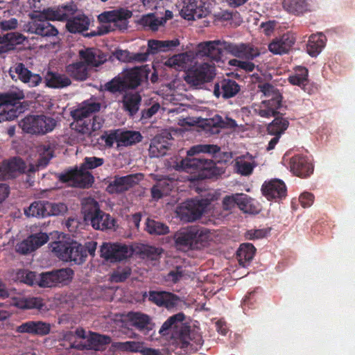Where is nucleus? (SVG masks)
Masks as SVG:
<instances>
[{
	"label": "nucleus",
	"mask_w": 355,
	"mask_h": 355,
	"mask_svg": "<svg viewBox=\"0 0 355 355\" xmlns=\"http://www.w3.org/2000/svg\"><path fill=\"white\" fill-rule=\"evenodd\" d=\"M13 106L5 105L1 107L0 109V122L12 121L18 116V111Z\"/></svg>",
	"instance_id": "0e129e2a"
},
{
	"label": "nucleus",
	"mask_w": 355,
	"mask_h": 355,
	"mask_svg": "<svg viewBox=\"0 0 355 355\" xmlns=\"http://www.w3.org/2000/svg\"><path fill=\"white\" fill-rule=\"evenodd\" d=\"M288 121L284 118L276 116L275 119L268 124L267 131L272 135H281L288 128Z\"/></svg>",
	"instance_id": "8fccbe9b"
},
{
	"label": "nucleus",
	"mask_w": 355,
	"mask_h": 355,
	"mask_svg": "<svg viewBox=\"0 0 355 355\" xmlns=\"http://www.w3.org/2000/svg\"><path fill=\"white\" fill-rule=\"evenodd\" d=\"M110 342L111 338L110 336L92 333L85 341L83 347L88 349L100 350L101 348L110 344Z\"/></svg>",
	"instance_id": "a19ab883"
},
{
	"label": "nucleus",
	"mask_w": 355,
	"mask_h": 355,
	"mask_svg": "<svg viewBox=\"0 0 355 355\" xmlns=\"http://www.w3.org/2000/svg\"><path fill=\"white\" fill-rule=\"evenodd\" d=\"M127 318L131 326L145 334H148L155 326L148 315L139 311L129 312Z\"/></svg>",
	"instance_id": "b1692460"
},
{
	"label": "nucleus",
	"mask_w": 355,
	"mask_h": 355,
	"mask_svg": "<svg viewBox=\"0 0 355 355\" xmlns=\"http://www.w3.org/2000/svg\"><path fill=\"white\" fill-rule=\"evenodd\" d=\"M48 9L44 11L38 16L33 19V20L28 23V31L31 33H34L42 37L55 36L58 35V30L50 24L49 19L44 15V12Z\"/></svg>",
	"instance_id": "4468645a"
},
{
	"label": "nucleus",
	"mask_w": 355,
	"mask_h": 355,
	"mask_svg": "<svg viewBox=\"0 0 355 355\" xmlns=\"http://www.w3.org/2000/svg\"><path fill=\"white\" fill-rule=\"evenodd\" d=\"M290 168L296 176L306 178L313 172V165L307 157L296 155L290 159Z\"/></svg>",
	"instance_id": "412c9836"
},
{
	"label": "nucleus",
	"mask_w": 355,
	"mask_h": 355,
	"mask_svg": "<svg viewBox=\"0 0 355 355\" xmlns=\"http://www.w3.org/2000/svg\"><path fill=\"white\" fill-rule=\"evenodd\" d=\"M46 217L58 216L64 214L67 211V206L64 203H54L46 200Z\"/></svg>",
	"instance_id": "e2e57ef3"
},
{
	"label": "nucleus",
	"mask_w": 355,
	"mask_h": 355,
	"mask_svg": "<svg viewBox=\"0 0 355 355\" xmlns=\"http://www.w3.org/2000/svg\"><path fill=\"white\" fill-rule=\"evenodd\" d=\"M16 306L21 309H36L42 310L44 306L43 299L37 297H23L15 302Z\"/></svg>",
	"instance_id": "49530a36"
},
{
	"label": "nucleus",
	"mask_w": 355,
	"mask_h": 355,
	"mask_svg": "<svg viewBox=\"0 0 355 355\" xmlns=\"http://www.w3.org/2000/svg\"><path fill=\"white\" fill-rule=\"evenodd\" d=\"M220 148L217 145L214 144H198L192 146L187 151L188 157H192L193 156L200 153H208V154H216L220 151Z\"/></svg>",
	"instance_id": "603ef678"
},
{
	"label": "nucleus",
	"mask_w": 355,
	"mask_h": 355,
	"mask_svg": "<svg viewBox=\"0 0 355 355\" xmlns=\"http://www.w3.org/2000/svg\"><path fill=\"white\" fill-rule=\"evenodd\" d=\"M66 72L71 78L78 81H84L89 76V67L82 60L68 64Z\"/></svg>",
	"instance_id": "c9c22d12"
},
{
	"label": "nucleus",
	"mask_w": 355,
	"mask_h": 355,
	"mask_svg": "<svg viewBox=\"0 0 355 355\" xmlns=\"http://www.w3.org/2000/svg\"><path fill=\"white\" fill-rule=\"evenodd\" d=\"M261 192L268 200L279 201L286 198L287 188L284 181L272 179L265 181L261 187Z\"/></svg>",
	"instance_id": "dca6fc26"
},
{
	"label": "nucleus",
	"mask_w": 355,
	"mask_h": 355,
	"mask_svg": "<svg viewBox=\"0 0 355 355\" xmlns=\"http://www.w3.org/2000/svg\"><path fill=\"white\" fill-rule=\"evenodd\" d=\"M235 166L239 173L242 175H249L252 173L256 164L254 162H250L241 157H239L236 160Z\"/></svg>",
	"instance_id": "052dcab7"
},
{
	"label": "nucleus",
	"mask_w": 355,
	"mask_h": 355,
	"mask_svg": "<svg viewBox=\"0 0 355 355\" xmlns=\"http://www.w3.org/2000/svg\"><path fill=\"white\" fill-rule=\"evenodd\" d=\"M202 57L198 55V49H196V54L193 51H187L175 54L172 57L168 58L164 62V65L175 69L177 71H185L191 67V64L195 59V57ZM207 58V56H205Z\"/></svg>",
	"instance_id": "aec40b11"
},
{
	"label": "nucleus",
	"mask_w": 355,
	"mask_h": 355,
	"mask_svg": "<svg viewBox=\"0 0 355 355\" xmlns=\"http://www.w3.org/2000/svg\"><path fill=\"white\" fill-rule=\"evenodd\" d=\"M74 5H66L58 8H48L44 15L49 19L57 21H66V28L71 33H81L89 29V19L84 14L71 15L76 11Z\"/></svg>",
	"instance_id": "f03ea898"
},
{
	"label": "nucleus",
	"mask_w": 355,
	"mask_h": 355,
	"mask_svg": "<svg viewBox=\"0 0 355 355\" xmlns=\"http://www.w3.org/2000/svg\"><path fill=\"white\" fill-rule=\"evenodd\" d=\"M132 254V249L125 244L103 243L101 248V257L110 262L126 259Z\"/></svg>",
	"instance_id": "ddd939ff"
},
{
	"label": "nucleus",
	"mask_w": 355,
	"mask_h": 355,
	"mask_svg": "<svg viewBox=\"0 0 355 355\" xmlns=\"http://www.w3.org/2000/svg\"><path fill=\"white\" fill-rule=\"evenodd\" d=\"M24 97L22 92L0 93V109L5 105H15Z\"/></svg>",
	"instance_id": "4d7b16f0"
},
{
	"label": "nucleus",
	"mask_w": 355,
	"mask_h": 355,
	"mask_svg": "<svg viewBox=\"0 0 355 355\" xmlns=\"http://www.w3.org/2000/svg\"><path fill=\"white\" fill-rule=\"evenodd\" d=\"M46 200L34 201L24 209V214L30 217H46Z\"/></svg>",
	"instance_id": "09e8293b"
},
{
	"label": "nucleus",
	"mask_w": 355,
	"mask_h": 355,
	"mask_svg": "<svg viewBox=\"0 0 355 355\" xmlns=\"http://www.w3.org/2000/svg\"><path fill=\"white\" fill-rule=\"evenodd\" d=\"M101 109V104L99 103H85L80 107L76 109L71 112L72 118L76 121L78 132L82 134L90 135L92 132H94L101 128V124L100 122H96V116L94 117L92 120H85L91 114L98 112Z\"/></svg>",
	"instance_id": "0eeeda50"
},
{
	"label": "nucleus",
	"mask_w": 355,
	"mask_h": 355,
	"mask_svg": "<svg viewBox=\"0 0 355 355\" xmlns=\"http://www.w3.org/2000/svg\"><path fill=\"white\" fill-rule=\"evenodd\" d=\"M180 45L178 39L171 40H150L148 41V48L146 49L148 55H155L159 52H166L173 49Z\"/></svg>",
	"instance_id": "72a5a7b5"
},
{
	"label": "nucleus",
	"mask_w": 355,
	"mask_h": 355,
	"mask_svg": "<svg viewBox=\"0 0 355 355\" xmlns=\"http://www.w3.org/2000/svg\"><path fill=\"white\" fill-rule=\"evenodd\" d=\"M78 56L88 67H98L107 60V55L94 47H85L78 51Z\"/></svg>",
	"instance_id": "6ab92c4d"
},
{
	"label": "nucleus",
	"mask_w": 355,
	"mask_h": 355,
	"mask_svg": "<svg viewBox=\"0 0 355 355\" xmlns=\"http://www.w3.org/2000/svg\"><path fill=\"white\" fill-rule=\"evenodd\" d=\"M103 88L105 91L112 94L122 93L127 90L124 84V80L121 76H115L111 80L106 83Z\"/></svg>",
	"instance_id": "5fc2aeb1"
},
{
	"label": "nucleus",
	"mask_w": 355,
	"mask_h": 355,
	"mask_svg": "<svg viewBox=\"0 0 355 355\" xmlns=\"http://www.w3.org/2000/svg\"><path fill=\"white\" fill-rule=\"evenodd\" d=\"M52 251L64 261H71L76 264L83 263L87 257L84 246L76 241H56L51 244Z\"/></svg>",
	"instance_id": "1a4fd4ad"
},
{
	"label": "nucleus",
	"mask_w": 355,
	"mask_h": 355,
	"mask_svg": "<svg viewBox=\"0 0 355 355\" xmlns=\"http://www.w3.org/2000/svg\"><path fill=\"white\" fill-rule=\"evenodd\" d=\"M180 13L185 19L196 20L206 17L208 10L204 7L201 1L189 0L188 3L183 6Z\"/></svg>",
	"instance_id": "7c9ffc66"
},
{
	"label": "nucleus",
	"mask_w": 355,
	"mask_h": 355,
	"mask_svg": "<svg viewBox=\"0 0 355 355\" xmlns=\"http://www.w3.org/2000/svg\"><path fill=\"white\" fill-rule=\"evenodd\" d=\"M19 125L24 132L44 135L55 129L57 121L54 118L44 114H30L21 119Z\"/></svg>",
	"instance_id": "6e6552de"
},
{
	"label": "nucleus",
	"mask_w": 355,
	"mask_h": 355,
	"mask_svg": "<svg viewBox=\"0 0 355 355\" xmlns=\"http://www.w3.org/2000/svg\"><path fill=\"white\" fill-rule=\"evenodd\" d=\"M132 15V12L127 9L121 8L110 12H105L101 15L107 21L114 23V25L120 31L128 28V19Z\"/></svg>",
	"instance_id": "c756f323"
},
{
	"label": "nucleus",
	"mask_w": 355,
	"mask_h": 355,
	"mask_svg": "<svg viewBox=\"0 0 355 355\" xmlns=\"http://www.w3.org/2000/svg\"><path fill=\"white\" fill-rule=\"evenodd\" d=\"M146 230L153 235H165L169 232V227L164 223L148 218Z\"/></svg>",
	"instance_id": "3c124183"
},
{
	"label": "nucleus",
	"mask_w": 355,
	"mask_h": 355,
	"mask_svg": "<svg viewBox=\"0 0 355 355\" xmlns=\"http://www.w3.org/2000/svg\"><path fill=\"white\" fill-rule=\"evenodd\" d=\"M205 209L202 200L190 199L187 200L182 207V216L188 221H194L200 218Z\"/></svg>",
	"instance_id": "473e14b6"
},
{
	"label": "nucleus",
	"mask_w": 355,
	"mask_h": 355,
	"mask_svg": "<svg viewBox=\"0 0 355 355\" xmlns=\"http://www.w3.org/2000/svg\"><path fill=\"white\" fill-rule=\"evenodd\" d=\"M49 239V237L46 233L39 232L33 234L26 239L17 243L15 250L20 254L26 255L46 243Z\"/></svg>",
	"instance_id": "2eb2a0df"
},
{
	"label": "nucleus",
	"mask_w": 355,
	"mask_h": 355,
	"mask_svg": "<svg viewBox=\"0 0 355 355\" xmlns=\"http://www.w3.org/2000/svg\"><path fill=\"white\" fill-rule=\"evenodd\" d=\"M139 24L144 28H148L153 31H157L161 26L159 18L156 17L154 14H148L142 16L139 20Z\"/></svg>",
	"instance_id": "13d9d810"
},
{
	"label": "nucleus",
	"mask_w": 355,
	"mask_h": 355,
	"mask_svg": "<svg viewBox=\"0 0 355 355\" xmlns=\"http://www.w3.org/2000/svg\"><path fill=\"white\" fill-rule=\"evenodd\" d=\"M27 40L22 33L19 32H8L0 33L1 51L5 53L17 49L18 45L24 44Z\"/></svg>",
	"instance_id": "a878e982"
},
{
	"label": "nucleus",
	"mask_w": 355,
	"mask_h": 355,
	"mask_svg": "<svg viewBox=\"0 0 355 355\" xmlns=\"http://www.w3.org/2000/svg\"><path fill=\"white\" fill-rule=\"evenodd\" d=\"M46 85L51 88H63L71 84L69 78L65 75L48 71L44 77Z\"/></svg>",
	"instance_id": "ea45409f"
},
{
	"label": "nucleus",
	"mask_w": 355,
	"mask_h": 355,
	"mask_svg": "<svg viewBox=\"0 0 355 355\" xmlns=\"http://www.w3.org/2000/svg\"><path fill=\"white\" fill-rule=\"evenodd\" d=\"M185 318L183 313H178L169 317L162 325L159 333L160 335L164 336L169 334V330L177 327L178 322H182Z\"/></svg>",
	"instance_id": "864d4df0"
},
{
	"label": "nucleus",
	"mask_w": 355,
	"mask_h": 355,
	"mask_svg": "<svg viewBox=\"0 0 355 355\" xmlns=\"http://www.w3.org/2000/svg\"><path fill=\"white\" fill-rule=\"evenodd\" d=\"M295 42L294 34L290 32L283 34L281 37L273 40L268 45V49L274 54L288 53Z\"/></svg>",
	"instance_id": "bb28decb"
},
{
	"label": "nucleus",
	"mask_w": 355,
	"mask_h": 355,
	"mask_svg": "<svg viewBox=\"0 0 355 355\" xmlns=\"http://www.w3.org/2000/svg\"><path fill=\"white\" fill-rule=\"evenodd\" d=\"M204 343L201 334L195 329H189L181 339V347L197 352Z\"/></svg>",
	"instance_id": "f704fd0d"
},
{
	"label": "nucleus",
	"mask_w": 355,
	"mask_h": 355,
	"mask_svg": "<svg viewBox=\"0 0 355 355\" xmlns=\"http://www.w3.org/2000/svg\"><path fill=\"white\" fill-rule=\"evenodd\" d=\"M58 179L62 182H71L73 186L83 189L91 187L94 182V178L92 173L80 167L79 168L75 167L60 173Z\"/></svg>",
	"instance_id": "9b49d317"
},
{
	"label": "nucleus",
	"mask_w": 355,
	"mask_h": 355,
	"mask_svg": "<svg viewBox=\"0 0 355 355\" xmlns=\"http://www.w3.org/2000/svg\"><path fill=\"white\" fill-rule=\"evenodd\" d=\"M216 76L215 67L207 62L195 64L186 71L184 80L190 85L198 87L211 82Z\"/></svg>",
	"instance_id": "9d476101"
},
{
	"label": "nucleus",
	"mask_w": 355,
	"mask_h": 355,
	"mask_svg": "<svg viewBox=\"0 0 355 355\" xmlns=\"http://www.w3.org/2000/svg\"><path fill=\"white\" fill-rule=\"evenodd\" d=\"M85 220L90 223L98 230H111L115 227L116 220L109 214L100 209L99 204L93 198L86 200L82 208Z\"/></svg>",
	"instance_id": "20e7f679"
},
{
	"label": "nucleus",
	"mask_w": 355,
	"mask_h": 355,
	"mask_svg": "<svg viewBox=\"0 0 355 355\" xmlns=\"http://www.w3.org/2000/svg\"><path fill=\"white\" fill-rule=\"evenodd\" d=\"M51 325L50 323L43 321L30 320L22 323L16 329V331L21 334H29L44 336L51 331Z\"/></svg>",
	"instance_id": "c85d7f7f"
},
{
	"label": "nucleus",
	"mask_w": 355,
	"mask_h": 355,
	"mask_svg": "<svg viewBox=\"0 0 355 355\" xmlns=\"http://www.w3.org/2000/svg\"><path fill=\"white\" fill-rule=\"evenodd\" d=\"M326 37L322 33L313 34L309 37L306 51L312 57L318 55L324 47Z\"/></svg>",
	"instance_id": "58836bf2"
},
{
	"label": "nucleus",
	"mask_w": 355,
	"mask_h": 355,
	"mask_svg": "<svg viewBox=\"0 0 355 355\" xmlns=\"http://www.w3.org/2000/svg\"><path fill=\"white\" fill-rule=\"evenodd\" d=\"M282 96L281 94H276L274 96L269 97L268 99L263 101L264 106L271 109L277 114H279L277 110L281 107Z\"/></svg>",
	"instance_id": "338daca9"
},
{
	"label": "nucleus",
	"mask_w": 355,
	"mask_h": 355,
	"mask_svg": "<svg viewBox=\"0 0 355 355\" xmlns=\"http://www.w3.org/2000/svg\"><path fill=\"white\" fill-rule=\"evenodd\" d=\"M283 8L290 14L301 15L311 12L316 8L315 0H284Z\"/></svg>",
	"instance_id": "5701e85b"
},
{
	"label": "nucleus",
	"mask_w": 355,
	"mask_h": 355,
	"mask_svg": "<svg viewBox=\"0 0 355 355\" xmlns=\"http://www.w3.org/2000/svg\"><path fill=\"white\" fill-rule=\"evenodd\" d=\"M101 109V104L99 103H85L80 107L76 109L71 112L72 118L76 121L78 132L82 134L90 135L92 132H94L101 128V124L100 122H96V116L94 117L92 120H85L91 114L98 112Z\"/></svg>",
	"instance_id": "39448f33"
},
{
	"label": "nucleus",
	"mask_w": 355,
	"mask_h": 355,
	"mask_svg": "<svg viewBox=\"0 0 355 355\" xmlns=\"http://www.w3.org/2000/svg\"><path fill=\"white\" fill-rule=\"evenodd\" d=\"M192 228H195L198 230L194 239L195 248H199V244L200 245H204V243H207L209 240V231L207 229L198 225H192Z\"/></svg>",
	"instance_id": "680f3d73"
},
{
	"label": "nucleus",
	"mask_w": 355,
	"mask_h": 355,
	"mask_svg": "<svg viewBox=\"0 0 355 355\" xmlns=\"http://www.w3.org/2000/svg\"><path fill=\"white\" fill-rule=\"evenodd\" d=\"M178 167L187 172H198V178L200 180L217 178L223 172V169L218 167L212 159L204 157L182 159Z\"/></svg>",
	"instance_id": "7ed1b4c3"
},
{
	"label": "nucleus",
	"mask_w": 355,
	"mask_h": 355,
	"mask_svg": "<svg viewBox=\"0 0 355 355\" xmlns=\"http://www.w3.org/2000/svg\"><path fill=\"white\" fill-rule=\"evenodd\" d=\"M9 74L12 80H20L24 83H28L31 87L39 85L42 78L37 73H33L21 62L16 63L9 70Z\"/></svg>",
	"instance_id": "f3484780"
},
{
	"label": "nucleus",
	"mask_w": 355,
	"mask_h": 355,
	"mask_svg": "<svg viewBox=\"0 0 355 355\" xmlns=\"http://www.w3.org/2000/svg\"><path fill=\"white\" fill-rule=\"evenodd\" d=\"M149 155L151 157H159L166 154L168 142L163 137H155L149 147Z\"/></svg>",
	"instance_id": "37998d69"
},
{
	"label": "nucleus",
	"mask_w": 355,
	"mask_h": 355,
	"mask_svg": "<svg viewBox=\"0 0 355 355\" xmlns=\"http://www.w3.org/2000/svg\"><path fill=\"white\" fill-rule=\"evenodd\" d=\"M141 101L139 94L128 93L123 95L122 103L125 110L128 111L130 115H134L139 110Z\"/></svg>",
	"instance_id": "c03bdc74"
},
{
	"label": "nucleus",
	"mask_w": 355,
	"mask_h": 355,
	"mask_svg": "<svg viewBox=\"0 0 355 355\" xmlns=\"http://www.w3.org/2000/svg\"><path fill=\"white\" fill-rule=\"evenodd\" d=\"M148 71L142 67H134L126 70L121 76L126 89H136L148 78Z\"/></svg>",
	"instance_id": "cd10ccee"
},
{
	"label": "nucleus",
	"mask_w": 355,
	"mask_h": 355,
	"mask_svg": "<svg viewBox=\"0 0 355 355\" xmlns=\"http://www.w3.org/2000/svg\"><path fill=\"white\" fill-rule=\"evenodd\" d=\"M137 184L136 175L126 176H115L114 180L107 187V191L110 193H120L129 190Z\"/></svg>",
	"instance_id": "2f4dec72"
},
{
	"label": "nucleus",
	"mask_w": 355,
	"mask_h": 355,
	"mask_svg": "<svg viewBox=\"0 0 355 355\" xmlns=\"http://www.w3.org/2000/svg\"><path fill=\"white\" fill-rule=\"evenodd\" d=\"M101 109V104L99 103H85L80 107L76 109L71 112L72 118L76 121L78 132L82 134L90 135L92 132H94L101 128V124L100 122H96V116L94 117L92 120H85L91 114L98 112Z\"/></svg>",
	"instance_id": "423d86ee"
},
{
	"label": "nucleus",
	"mask_w": 355,
	"mask_h": 355,
	"mask_svg": "<svg viewBox=\"0 0 355 355\" xmlns=\"http://www.w3.org/2000/svg\"><path fill=\"white\" fill-rule=\"evenodd\" d=\"M132 270L129 266L118 267L115 269L110 276V280L112 282H123L131 275Z\"/></svg>",
	"instance_id": "bf43d9fd"
},
{
	"label": "nucleus",
	"mask_w": 355,
	"mask_h": 355,
	"mask_svg": "<svg viewBox=\"0 0 355 355\" xmlns=\"http://www.w3.org/2000/svg\"><path fill=\"white\" fill-rule=\"evenodd\" d=\"M288 81L293 85L301 87L304 91L310 92L307 87L309 85V71L304 67H297L293 74L288 78Z\"/></svg>",
	"instance_id": "e433bc0d"
},
{
	"label": "nucleus",
	"mask_w": 355,
	"mask_h": 355,
	"mask_svg": "<svg viewBox=\"0 0 355 355\" xmlns=\"http://www.w3.org/2000/svg\"><path fill=\"white\" fill-rule=\"evenodd\" d=\"M18 279L26 284L32 286L36 281V273L27 270H19L17 273Z\"/></svg>",
	"instance_id": "774afa93"
},
{
	"label": "nucleus",
	"mask_w": 355,
	"mask_h": 355,
	"mask_svg": "<svg viewBox=\"0 0 355 355\" xmlns=\"http://www.w3.org/2000/svg\"><path fill=\"white\" fill-rule=\"evenodd\" d=\"M73 270L69 268L44 272L40 275L38 285L46 288L56 286L59 284H66L73 278Z\"/></svg>",
	"instance_id": "f8f14e48"
},
{
	"label": "nucleus",
	"mask_w": 355,
	"mask_h": 355,
	"mask_svg": "<svg viewBox=\"0 0 355 355\" xmlns=\"http://www.w3.org/2000/svg\"><path fill=\"white\" fill-rule=\"evenodd\" d=\"M104 164V159L96 157H85L80 168L88 171L92 170L102 166Z\"/></svg>",
	"instance_id": "69168bd1"
},
{
	"label": "nucleus",
	"mask_w": 355,
	"mask_h": 355,
	"mask_svg": "<svg viewBox=\"0 0 355 355\" xmlns=\"http://www.w3.org/2000/svg\"><path fill=\"white\" fill-rule=\"evenodd\" d=\"M255 250V248L251 243L241 244L236 252L239 264L243 267H245L253 259Z\"/></svg>",
	"instance_id": "79ce46f5"
},
{
	"label": "nucleus",
	"mask_w": 355,
	"mask_h": 355,
	"mask_svg": "<svg viewBox=\"0 0 355 355\" xmlns=\"http://www.w3.org/2000/svg\"><path fill=\"white\" fill-rule=\"evenodd\" d=\"M143 137L139 132L119 130V146H128L140 142Z\"/></svg>",
	"instance_id": "a18cd8bd"
},
{
	"label": "nucleus",
	"mask_w": 355,
	"mask_h": 355,
	"mask_svg": "<svg viewBox=\"0 0 355 355\" xmlns=\"http://www.w3.org/2000/svg\"><path fill=\"white\" fill-rule=\"evenodd\" d=\"M10 177H12L15 172L24 173L26 163L19 157H13L8 161H3Z\"/></svg>",
	"instance_id": "6e6d98bb"
},
{
	"label": "nucleus",
	"mask_w": 355,
	"mask_h": 355,
	"mask_svg": "<svg viewBox=\"0 0 355 355\" xmlns=\"http://www.w3.org/2000/svg\"><path fill=\"white\" fill-rule=\"evenodd\" d=\"M236 206L244 213L257 214L258 213L257 207L254 205L253 200L248 195L241 193L236 196Z\"/></svg>",
	"instance_id": "de8ad7c7"
},
{
	"label": "nucleus",
	"mask_w": 355,
	"mask_h": 355,
	"mask_svg": "<svg viewBox=\"0 0 355 355\" xmlns=\"http://www.w3.org/2000/svg\"><path fill=\"white\" fill-rule=\"evenodd\" d=\"M197 231L192 226L180 229L173 236L175 247L179 250L195 248L194 239Z\"/></svg>",
	"instance_id": "393cba45"
},
{
	"label": "nucleus",
	"mask_w": 355,
	"mask_h": 355,
	"mask_svg": "<svg viewBox=\"0 0 355 355\" xmlns=\"http://www.w3.org/2000/svg\"><path fill=\"white\" fill-rule=\"evenodd\" d=\"M240 90L241 87L235 80L223 78L214 84V95L226 100L236 96Z\"/></svg>",
	"instance_id": "4be33fe9"
},
{
	"label": "nucleus",
	"mask_w": 355,
	"mask_h": 355,
	"mask_svg": "<svg viewBox=\"0 0 355 355\" xmlns=\"http://www.w3.org/2000/svg\"><path fill=\"white\" fill-rule=\"evenodd\" d=\"M174 188V181L170 178L159 180L151 188V196L153 199L159 200L170 194Z\"/></svg>",
	"instance_id": "4c0bfd02"
},
{
	"label": "nucleus",
	"mask_w": 355,
	"mask_h": 355,
	"mask_svg": "<svg viewBox=\"0 0 355 355\" xmlns=\"http://www.w3.org/2000/svg\"><path fill=\"white\" fill-rule=\"evenodd\" d=\"M223 49H225L234 57L252 60L260 55L258 48L250 44L222 43L220 40L207 41L198 44V55L207 56L208 59L219 61L223 56Z\"/></svg>",
	"instance_id": "f257e3e1"
},
{
	"label": "nucleus",
	"mask_w": 355,
	"mask_h": 355,
	"mask_svg": "<svg viewBox=\"0 0 355 355\" xmlns=\"http://www.w3.org/2000/svg\"><path fill=\"white\" fill-rule=\"evenodd\" d=\"M144 297H148V301L157 306L167 309L175 307L180 301L178 295L166 291H150L148 293H145Z\"/></svg>",
	"instance_id": "a211bd4d"
}]
</instances>
